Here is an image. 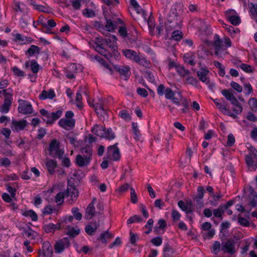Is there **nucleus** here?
<instances>
[{
	"instance_id": "bf43d9fd",
	"label": "nucleus",
	"mask_w": 257,
	"mask_h": 257,
	"mask_svg": "<svg viewBox=\"0 0 257 257\" xmlns=\"http://www.w3.org/2000/svg\"><path fill=\"white\" fill-rule=\"evenodd\" d=\"M194 201L195 202V205L197 208H200L203 206V198H199L195 196L193 198Z\"/></svg>"
},
{
	"instance_id": "4be33fe9",
	"label": "nucleus",
	"mask_w": 257,
	"mask_h": 257,
	"mask_svg": "<svg viewBox=\"0 0 257 257\" xmlns=\"http://www.w3.org/2000/svg\"><path fill=\"white\" fill-rule=\"evenodd\" d=\"M123 55L128 59L136 62L139 59V55L136 52L131 49H125L122 51Z\"/></svg>"
},
{
	"instance_id": "052dcab7",
	"label": "nucleus",
	"mask_w": 257,
	"mask_h": 257,
	"mask_svg": "<svg viewBox=\"0 0 257 257\" xmlns=\"http://www.w3.org/2000/svg\"><path fill=\"white\" fill-rule=\"evenodd\" d=\"M171 216L173 219V221L176 222L180 220L181 214L177 210H173L172 211Z\"/></svg>"
},
{
	"instance_id": "f3484780",
	"label": "nucleus",
	"mask_w": 257,
	"mask_h": 257,
	"mask_svg": "<svg viewBox=\"0 0 257 257\" xmlns=\"http://www.w3.org/2000/svg\"><path fill=\"white\" fill-rule=\"evenodd\" d=\"M65 197L70 196V199L74 201L78 197V191L74 186H70L65 192Z\"/></svg>"
},
{
	"instance_id": "393cba45",
	"label": "nucleus",
	"mask_w": 257,
	"mask_h": 257,
	"mask_svg": "<svg viewBox=\"0 0 257 257\" xmlns=\"http://www.w3.org/2000/svg\"><path fill=\"white\" fill-rule=\"evenodd\" d=\"M46 166L50 174L53 175L55 170L57 167V162L54 160L49 159L46 162Z\"/></svg>"
},
{
	"instance_id": "de8ad7c7",
	"label": "nucleus",
	"mask_w": 257,
	"mask_h": 257,
	"mask_svg": "<svg viewBox=\"0 0 257 257\" xmlns=\"http://www.w3.org/2000/svg\"><path fill=\"white\" fill-rule=\"evenodd\" d=\"M222 196L219 193L218 194L215 195L213 194L211 197L212 198V200L210 201V203L212 205L217 206L218 204V201Z\"/></svg>"
},
{
	"instance_id": "13d9d810",
	"label": "nucleus",
	"mask_w": 257,
	"mask_h": 257,
	"mask_svg": "<svg viewBox=\"0 0 257 257\" xmlns=\"http://www.w3.org/2000/svg\"><path fill=\"white\" fill-rule=\"evenodd\" d=\"M145 77L147 80L151 82H153L155 80L154 76L152 72L150 71H146L144 72Z\"/></svg>"
},
{
	"instance_id": "774afa93",
	"label": "nucleus",
	"mask_w": 257,
	"mask_h": 257,
	"mask_svg": "<svg viewBox=\"0 0 257 257\" xmlns=\"http://www.w3.org/2000/svg\"><path fill=\"white\" fill-rule=\"evenodd\" d=\"M64 197H65V192H59L55 197V202L58 204L64 201Z\"/></svg>"
},
{
	"instance_id": "20e7f679",
	"label": "nucleus",
	"mask_w": 257,
	"mask_h": 257,
	"mask_svg": "<svg viewBox=\"0 0 257 257\" xmlns=\"http://www.w3.org/2000/svg\"><path fill=\"white\" fill-rule=\"evenodd\" d=\"M19 106L18 111L23 114H30L32 113L33 109L31 103L28 101L19 99L18 100Z\"/></svg>"
},
{
	"instance_id": "a18cd8bd",
	"label": "nucleus",
	"mask_w": 257,
	"mask_h": 257,
	"mask_svg": "<svg viewBox=\"0 0 257 257\" xmlns=\"http://www.w3.org/2000/svg\"><path fill=\"white\" fill-rule=\"evenodd\" d=\"M221 245L219 241H215L212 244L211 252L214 254H217L220 251Z\"/></svg>"
},
{
	"instance_id": "3c124183",
	"label": "nucleus",
	"mask_w": 257,
	"mask_h": 257,
	"mask_svg": "<svg viewBox=\"0 0 257 257\" xmlns=\"http://www.w3.org/2000/svg\"><path fill=\"white\" fill-rule=\"evenodd\" d=\"M147 23L150 32H152L155 29V20L154 17L150 16L147 20Z\"/></svg>"
},
{
	"instance_id": "c85d7f7f",
	"label": "nucleus",
	"mask_w": 257,
	"mask_h": 257,
	"mask_svg": "<svg viewBox=\"0 0 257 257\" xmlns=\"http://www.w3.org/2000/svg\"><path fill=\"white\" fill-rule=\"evenodd\" d=\"M216 107L224 114H227V110L226 108V104L225 101L222 99L223 102H220L219 100L217 98L213 100Z\"/></svg>"
},
{
	"instance_id": "ddd939ff",
	"label": "nucleus",
	"mask_w": 257,
	"mask_h": 257,
	"mask_svg": "<svg viewBox=\"0 0 257 257\" xmlns=\"http://www.w3.org/2000/svg\"><path fill=\"white\" fill-rule=\"evenodd\" d=\"M117 145L118 144L116 143L112 146H110L107 149V153L108 155H112L114 161H117L119 160L120 157L119 150L117 146Z\"/></svg>"
},
{
	"instance_id": "680f3d73",
	"label": "nucleus",
	"mask_w": 257,
	"mask_h": 257,
	"mask_svg": "<svg viewBox=\"0 0 257 257\" xmlns=\"http://www.w3.org/2000/svg\"><path fill=\"white\" fill-rule=\"evenodd\" d=\"M118 33L122 38H126L128 37L129 34L127 33L126 28L124 26L120 27L119 28Z\"/></svg>"
},
{
	"instance_id": "423d86ee",
	"label": "nucleus",
	"mask_w": 257,
	"mask_h": 257,
	"mask_svg": "<svg viewBox=\"0 0 257 257\" xmlns=\"http://www.w3.org/2000/svg\"><path fill=\"white\" fill-rule=\"evenodd\" d=\"M70 245L69 239L68 237H64L59 240L56 242L54 246L55 252L58 253L62 252L65 248H68Z\"/></svg>"
},
{
	"instance_id": "338daca9",
	"label": "nucleus",
	"mask_w": 257,
	"mask_h": 257,
	"mask_svg": "<svg viewBox=\"0 0 257 257\" xmlns=\"http://www.w3.org/2000/svg\"><path fill=\"white\" fill-rule=\"evenodd\" d=\"M151 242L156 246H160L162 244L163 240L162 238L160 236H157L152 238Z\"/></svg>"
},
{
	"instance_id": "49530a36",
	"label": "nucleus",
	"mask_w": 257,
	"mask_h": 257,
	"mask_svg": "<svg viewBox=\"0 0 257 257\" xmlns=\"http://www.w3.org/2000/svg\"><path fill=\"white\" fill-rule=\"evenodd\" d=\"M178 206L184 211L186 212L187 214H189L193 212V210L188 209L186 206V204L182 200H180L178 202Z\"/></svg>"
},
{
	"instance_id": "c9c22d12",
	"label": "nucleus",
	"mask_w": 257,
	"mask_h": 257,
	"mask_svg": "<svg viewBox=\"0 0 257 257\" xmlns=\"http://www.w3.org/2000/svg\"><path fill=\"white\" fill-rule=\"evenodd\" d=\"M112 237L113 236H112L111 234L107 230L103 233H101L99 237L97 238V240H100L102 243H106L107 242L106 239L112 238Z\"/></svg>"
},
{
	"instance_id": "a878e982",
	"label": "nucleus",
	"mask_w": 257,
	"mask_h": 257,
	"mask_svg": "<svg viewBox=\"0 0 257 257\" xmlns=\"http://www.w3.org/2000/svg\"><path fill=\"white\" fill-rule=\"evenodd\" d=\"M14 40L16 42L20 43L21 44L29 43L32 41V39L30 37H25L20 34L15 35Z\"/></svg>"
},
{
	"instance_id": "5701e85b",
	"label": "nucleus",
	"mask_w": 257,
	"mask_h": 257,
	"mask_svg": "<svg viewBox=\"0 0 257 257\" xmlns=\"http://www.w3.org/2000/svg\"><path fill=\"white\" fill-rule=\"evenodd\" d=\"M60 228V223H57L56 224H54L53 223H47L43 225V228L47 233L54 232L56 230L59 229Z\"/></svg>"
},
{
	"instance_id": "603ef678",
	"label": "nucleus",
	"mask_w": 257,
	"mask_h": 257,
	"mask_svg": "<svg viewBox=\"0 0 257 257\" xmlns=\"http://www.w3.org/2000/svg\"><path fill=\"white\" fill-rule=\"evenodd\" d=\"M154 224V220L152 218L149 219L145 227L147 228L148 230L145 232L146 234H149L152 230V227Z\"/></svg>"
},
{
	"instance_id": "6e6552de",
	"label": "nucleus",
	"mask_w": 257,
	"mask_h": 257,
	"mask_svg": "<svg viewBox=\"0 0 257 257\" xmlns=\"http://www.w3.org/2000/svg\"><path fill=\"white\" fill-rule=\"evenodd\" d=\"M235 241L232 238H229L226 242L223 243L221 246V250L224 253H228L231 255L233 254L235 252Z\"/></svg>"
},
{
	"instance_id": "0eeeda50",
	"label": "nucleus",
	"mask_w": 257,
	"mask_h": 257,
	"mask_svg": "<svg viewBox=\"0 0 257 257\" xmlns=\"http://www.w3.org/2000/svg\"><path fill=\"white\" fill-rule=\"evenodd\" d=\"M113 68L119 73L121 79L124 80H127L129 79L131 73L129 66L114 65Z\"/></svg>"
},
{
	"instance_id": "f03ea898",
	"label": "nucleus",
	"mask_w": 257,
	"mask_h": 257,
	"mask_svg": "<svg viewBox=\"0 0 257 257\" xmlns=\"http://www.w3.org/2000/svg\"><path fill=\"white\" fill-rule=\"evenodd\" d=\"M5 100L4 103L0 106V111L2 113H7L10 110L13 100V90L11 88L3 89Z\"/></svg>"
},
{
	"instance_id": "8fccbe9b",
	"label": "nucleus",
	"mask_w": 257,
	"mask_h": 257,
	"mask_svg": "<svg viewBox=\"0 0 257 257\" xmlns=\"http://www.w3.org/2000/svg\"><path fill=\"white\" fill-rule=\"evenodd\" d=\"M78 208L77 207H73L71 210V212L73 214L74 217L77 220H80L82 219V214L79 212Z\"/></svg>"
},
{
	"instance_id": "c03bdc74",
	"label": "nucleus",
	"mask_w": 257,
	"mask_h": 257,
	"mask_svg": "<svg viewBox=\"0 0 257 257\" xmlns=\"http://www.w3.org/2000/svg\"><path fill=\"white\" fill-rule=\"evenodd\" d=\"M143 219L139 215H135L129 218L127 220V224H132L135 222H141Z\"/></svg>"
},
{
	"instance_id": "5fc2aeb1",
	"label": "nucleus",
	"mask_w": 257,
	"mask_h": 257,
	"mask_svg": "<svg viewBox=\"0 0 257 257\" xmlns=\"http://www.w3.org/2000/svg\"><path fill=\"white\" fill-rule=\"evenodd\" d=\"M81 152L82 153H85L86 154L85 156L90 157L91 158L92 149L91 146L90 145H87L85 148H82L81 150Z\"/></svg>"
},
{
	"instance_id": "72a5a7b5",
	"label": "nucleus",
	"mask_w": 257,
	"mask_h": 257,
	"mask_svg": "<svg viewBox=\"0 0 257 257\" xmlns=\"http://www.w3.org/2000/svg\"><path fill=\"white\" fill-rule=\"evenodd\" d=\"M105 25L106 29L108 32H113L115 31L117 23L116 22H113L110 19H106Z\"/></svg>"
},
{
	"instance_id": "79ce46f5",
	"label": "nucleus",
	"mask_w": 257,
	"mask_h": 257,
	"mask_svg": "<svg viewBox=\"0 0 257 257\" xmlns=\"http://www.w3.org/2000/svg\"><path fill=\"white\" fill-rule=\"evenodd\" d=\"M40 48L36 45H31L30 48H29L27 52L29 54L30 56H32L35 55L36 53H39Z\"/></svg>"
},
{
	"instance_id": "9b49d317",
	"label": "nucleus",
	"mask_w": 257,
	"mask_h": 257,
	"mask_svg": "<svg viewBox=\"0 0 257 257\" xmlns=\"http://www.w3.org/2000/svg\"><path fill=\"white\" fill-rule=\"evenodd\" d=\"M214 43L213 46L215 49V55L221 57V51L222 50V40L218 34H215L213 38Z\"/></svg>"
},
{
	"instance_id": "0e129e2a",
	"label": "nucleus",
	"mask_w": 257,
	"mask_h": 257,
	"mask_svg": "<svg viewBox=\"0 0 257 257\" xmlns=\"http://www.w3.org/2000/svg\"><path fill=\"white\" fill-rule=\"evenodd\" d=\"M131 200L133 203H136L138 202V197L135 189L131 187Z\"/></svg>"
},
{
	"instance_id": "412c9836",
	"label": "nucleus",
	"mask_w": 257,
	"mask_h": 257,
	"mask_svg": "<svg viewBox=\"0 0 257 257\" xmlns=\"http://www.w3.org/2000/svg\"><path fill=\"white\" fill-rule=\"evenodd\" d=\"M40 112L42 115L46 117V118L44 119V120L46 121L47 124H52L55 122L53 116L51 114L52 112L45 109H41L40 110Z\"/></svg>"
},
{
	"instance_id": "b1692460",
	"label": "nucleus",
	"mask_w": 257,
	"mask_h": 257,
	"mask_svg": "<svg viewBox=\"0 0 257 257\" xmlns=\"http://www.w3.org/2000/svg\"><path fill=\"white\" fill-rule=\"evenodd\" d=\"M208 73L209 71L204 69H202L201 71H198L197 72V76L199 80L206 84H208L209 82V80L207 77Z\"/></svg>"
},
{
	"instance_id": "37998d69",
	"label": "nucleus",
	"mask_w": 257,
	"mask_h": 257,
	"mask_svg": "<svg viewBox=\"0 0 257 257\" xmlns=\"http://www.w3.org/2000/svg\"><path fill=\"white\" fill-rule=\"evenodd\" d=\"M225 209L223 207L220 205L217 209H214L213 210V213L215 217L220 218L222 217V215L224 213Z\"/></svg>"
},
{
	"instance_id": "e433bc0d",
	"label": "nucleus",
	"mask_w": 257,
	"mask_h": 257,
	"mask_svg": "<svg viewBox=\"0 0 257 257\" xmlns=\"http://www.w3.org/2000/svg\"><path fill=\"white\" fill-rule=\"evenodd\" d=\"M232 92L233 90L231 89H224L221 91V94L227 100L230 101L232 99V97H235Z\"/></svg>"
},
{
	"instance_id": "7ed1b4c3",
	"label": "nucleus",
	"mask_w": 257,
	"mask_h": 257,
	"mask_svg": "<svg viewBox=\"0 0 257 257\" xmlns=\"http://www.w3.org/2000/svg\"><path fill=\"white\" fill-rule=\"evenodd\" d=\"M60 144L56 140H53L49 145V155L52 157H58L61 159L64 155V152L59 149Z\"/></svg>"
},
{
	"instance_id": "4d7b16f0",
	"label": "nucleus",
	"mask_w": 257,
	"mask_h": 257,
	"mask_svg": "<svg viewBox=\"0 0 257 257\" xmlns=\"http://www.w3.org/2000/svg\"><path fill=\"white\" fill-rule=\"evenodd\" d=\"M182 37V32L179 30L174 31L172 33V39L175 41L180 40Z\"/></svg>"
},
{
	"instance_id": "f257e3e1",
	"label": "nucleus",
	"mask_w": 257,
	"mask_h": 257,
	"mask_svg": "<svg viewBox=\"0 0 257 257\" xmlns=\"http://www.w3.org/2000/svg\"><path fill=\"white\" fill-rule=\"evenodd\" d=\"M157 93L159 96L165 95V98L171 100L172 102L177 105H180L181 98L175 97V93L170 88H166L164 84H160L157 88Z\"/></svg>"
},
{
	"instance_id": "6e6d98bb",
	"label": "nucleus",
	"mask_w": 257,
	"mask_h": 257,
	"mask_svg": "<svg viewBox=\"0 0 257 257\" xmlns=\"http://www.w3.org/2000/svg\"><path fill=\"white\" fill-rule=\"evenodd\" d=\"M119 116L126 120H131V116L126 110H121L119 112Z\"/></svg>"
},
{
	"instance_id": "dca6fc26",
	"label": "nucleus",
	"mask_w": 257,
	"mask_h": 257,
	"mask_svg": "<svg viewBox=\"0 0 257 257\" xmlns=\"http://www.w3.org/2000/svg\"><path fill=\"white\" fill-rule=\"evenodd\" d=\"M27 125V121L22 119L19 121L13 120L12 121V126L13 130L19 132L23 130Z\"/></svg>"
},
{
	"instance_id": "9d476101",
	"label": "nucleus",
	"mask_w": 257,
	"mask_h": 257,
	"mask_svg": "<svg viewBox=\"0 0 257 257\" xmlns=\"http://www.w3.org/2000/svg\"><path fill=\"white\" fill-rule=\"evenodd\" d=\"M105 99L102 98H99L96 102L95 101L94 104H92V107L95 109V112L98 114L104 116L106 114V109L104 107Z\"/></svg>"
},
{
	"instance_id": "4468645a",
	"label": "nucleus",
	"mask_w": 257,
	"mask_h": 257,
	"mask_svg": "<svg viewBox=\"0 0 257 257\" xmlns=\"http://www.w3.org/2000/svg\"><path fill=\"white\" fill-rule=\"evenodd\" d=\"M230 102L231 104L235 107L233 109V111L234 113L231 114L227 113V114L233 117H235L236 114H240L242 111L243 108L235 97H232V99Z\"/></svg>"
},
{
	"instance_id": "6ab92c4d",
	"label": "nucleus",
	"mask_w": 257,
	"mask_h": 257,
	"mask_svg": "<svg viewBox=\"0 0 257 257\" xmlns=\"http://www.w3.org/2000/svg\"><path fill=\"white\" fill-rule=\"evenodd\" d=\"M96 198H94L92 200V201L89 203L87 206L86 210V215L85 216L86 219H90L94 216V213L95 212L94 203L95 201H96Z\"/></svg>"
},
{
	"instance_id": "2f4dec72",
	"label": "nucleus",
	"mask_w": 257,
	"mask_h": 257,
	"mask_svg": "<svg viewBox=\"0 0 257 257\" xmlns=\"http://www.w3.org/2000/svg\"><path fill=\"white\" fill-rule=\"evenodd\" d=\"M36 232L30 227L24 228L22 232V235L28 238L35 239Z\"/></svg>"
},
{
	"instance_id": "1a4fd4ad",
	"label": "nucleus",
	"mask_w": 257,
	"mask_h": 257,
	"mask_svg": "<svg viewBox=\"0 0 257 257\" xmlns=\"http://www.w3.org/2000/svg\"><path fill=\"white\" fill-rule=\"evenodd\" d=\"M105 44H106L113 51L115 57H118L119 54L116 51L117 47L116 46L117 39L115 36L112 35L111 37L104 39Z\"/></svg>"
},
{
	"instance_id": "aec40b11",
	"label": "nucleus",
	"mask_w": 257,
	"mask_h": 257,
	"mask_svg": "<svg viewBox=\"0 0 257 257\" xmlns=\"http://www.w3.org/2000/svg\"><path fill=\"white\" fill-rule=\"evenodd\" d=\"M91 159L90 157L85 156L83 158L82 156L78 155L76 156V163L78 166L82 167L87 166Z\"/></svg>"
},
{
	"instance_id": "39448f33",
	"label": "nucleus",
	"mask_w": 257,
	"mask_h": 257,
	"mask_svg": "<svg viewBox=\"0 0 257 257\" xmlns=\"http://www.w3.org/2000/svg\"><path fill=\"white\" fill-rule=\"evenodd\" d=\"M245 162L249 167H254V170L257 169V150L254 148L250 150L249 153L245 156Z\"/></svg>"
},
{
	"instance_id": "e2e57ef3",
	"label": "nucleus",
	"mask_w": 257,
	"mask_h": 257,
	"mask_svg": "<svg viewBox=\"0 0 257 257\" xmlns=\"http://www.w3.org/2000/svg\"><path fill=\"white\" fill-rule=\"evenodd\" d=\"M36 10L46 13H50L51 12V9L46 6L38 5Z\"/></svg>"
},
{
	"instance_id": "473e14b6",
	"label": "nucleus",
	"mask_w": 257,
	"mask_h": 257,
	"mask_svg": "<svg viewBox=\"0 0 257 257\" xmlns=\"http://www.w3.org/2000/svg\"><path fill=\"white\" fill-rule=\"evenodd\" d=\"M104 127L102 125L95 124L91 129V132L95 135L99 137H102L104 134Z\"/></svg>"
},
{
	"instance_id": "7c9ffc66",
	"label": "nucleus",
	"mask_w": 257,
	"mask_h": 257,
	"mask_svg": "<svg viewBox=\"0 0 257 257\" xmlns=\"http://www.w3.org/2000/svg\"><path fill=\"white\" fill-rule=\"evenodd\" d=\"M133 133L134 135V138L137 141H141L142 139L141 134H140V131L138 127L137 123L133 122L132 123Z\"/></svg>"
},
{
	"instance_id": "ea45409f",
	"label": "nucleus",
	"mask_w": 257,
	"mask_h": 257,
	"mask_svg": "<svg viewBox=\"0 0 257 257\" xmlns=\"http://www.w3.org/2000/svg\"><path fill=\"white\" fill-rule=\"evenodd\" d=\"M136 63H139L140 65L145 67L146 68H149L150 67V62L149 60H148L146 58L144 57L139 56V59L136 62Z\"/></svg>"
},
{
	"instance_id": "2eb2a0df",
	"label": "nucleus",
	"mask_w": 257,
	"mask_h": 257,
	"mask_svg": "<svg viewBox=\"0 0 257 257\" xmlns=\"http://www.w3.org/2000/svg\"><path fill=\"white\" fill-rule=\"evenodd\" d=\"M58 123L64 129L69 130L74 126L75 120L74 119L62 118L59 121Z\"/></svg>"
},
{
	"instance_id": "4c0bfd02",
	"label": "nucleus",
	"mask_w": 257,
	"mask_h": 257,
	"mask_svg": "<svg viewBox=\"0 0 257 257\" xmlns=\"http://www.w3.org/2000/svg\"><path fill=\"white\" fill-rule=\"evenodd\" d=\"M195 57V55L188 53L184 55V60L185 63H188L191 65L194 66L196 64L194 62Z\"/></svg>"
},
{
	"instance_id": "69168bd1",
	"label": "nucleus",
	"mask_w": 257,
	"mask_h": 257,
	"mask_svg": "<svg viewBox=\"0 0 257 257\" xmlns=\"http://www.w3.org/2000/svg\"><path fill=\"white\" fill-rule=\"evenodd\" d=\"M83 15L87 18H91L95 16L94 12L93 10L89 9H85L83 10Z\"/></svg>"
},
{
	"instance_id": "bb28decb",
	"label": "nucleus",
	"mask_w": 257,
	"mask_h": 257,
	"mask_svg": "<svg viewBox=\"0 0 257 257\" xmlns=\"http://www.w3.org/2000/svg\"><path fill=\"white\" fill-rule=\"evenodd\" d=\"M25 65L26 68L30 67L32 71L34 73H37V72L39 71L40 65L35 60L27 61L25 63Z\"/></svg>"
},
{
	"instance_id": "cd10ccee",
	"label": "nucleus",
	"mask_w": 257,
	"mask_h": 257,
	"mask_svg": "<svg viewBox=\"0 0 257 257\" xmlns=\"http://www.w3.org/2000/svg\"><path fill=\"white\" fill-rule=\"evenodd\" d=\"M55 96V94L53 90H50L48 91L44 90L42 91L39 97L41 100H44L47 98L52 99Z\"/></svg>"
},
{
	"instance_id": "09e8293b",
	"label": "nucleus",
	"mask_w": 257,
	"mask_h": 257,
	"mask_svg": "<svg viewBox=\"0 0 257 257\" xmlns=\"http://www.w3.org/2000/svg\"><path fill=\"white\" fill-rule=\"evenodd\" d=\"M248 105L252 111L257 110V99L255 98H250L248 100Z\"/></svg>"
},
{
	"instance_id": "f8f14e48",
	"label": "nucleus",
	"mask_w": 257,
	"mask_h": 257,
	"mask_svg": "<svg viewBox=\"0 0 257 257\" xmlns=\"http://www.w3.org/2000/svg\"><path fill=\"white\" fill-rule=\"evenodd\" d=\"M43 250L39 251V257H51L53 254V248L49 242H45L43 244Z\"/></svg>"
},
{
	"instance_id": "a19ab883",
	"label": "nucleus",
	"mask_w": 257,
	"mask_h": 257,
	"mask_svg": "<svg viewBox=\"0 0 257 257\" xmlns=\"http://www.w3.org/2000/svg\"><path fill=\"white\" fill-rule=\"evenodd\" d=\"M248 8L251 16L254 18H257V4L251 3L248 4Z\"/></svg>"
},
{
	"instance_id": "864d4df0",
	"label": "nucleus",
	"mask_w": 257,
	"mask_h": 257,
	"mask_svg": "<svg viewBox=\"0 0 257 257\" xmlns=\"http://www.w3.org/2000/svg\"><path fill=\"white\" fill-rule=\"evenodd\" d=\"M85 232L89 235H94L96 232V229L90 224L87 225L85 228Z\"/></svg>"
},
{
	"instance_id": "a211bd4d",
	"label": "nucleus",
	"mask_w": 257,
	"mask_h": 257,
	"mask_svg": "<svg viewBox=\"0 0 257 257\" xmlns=\"http://www.w3.org/2000/svg\"><path fill=\"white\" fill-rule=\"evenodd\" d=\"M234 13L235 11L233 10H230L229 11H227L226 16L228 20L231 24H232L234 26H237L240 23L241 21L239 17L235 15H231L232 13L233 14Z\"/></svg>"
},
{
	"instance_id": "c756f323",
	"label": "nucleus",
	"mask_w": 257,
	"mask_h": 257,
	"mask_svg": "<svg viewBox=\"0 0 257 257\" xmlns=\"http://www.w3.org/2000/svg\"><path fill=\"white\" fill-rule=\"evenodd\" d=\"M166 227V221L163 219H160L158 220L157 225L154 227V231L156 232V234H159L160 229L163 230L164 231Z\"/></svg>"
},
{
	"instance_id": "f704fd0d",
	"label": "nucleus",
	"mask_w": 257,
	"mask_h": 257,
	"mask_svg": "<svg viewBox=\"0 0 257 257\" xmlns=\"http://www.w3.org/2000/svg\"><path fill=\"white\" fill-rule=\"evenodd\" d=\"M101 137L104 138L108 140H111L115 138V136L111 128L107 129L104 128V134Z\"/></svg>"
},
{
	"instance_id": "58836bf2",
	"label": "nucleus",
	"mask_w": 257,
	"mask_h": 257,
	"mask_svg": "<svg viewBox=\"0 0 257 257\" xmlns=\"http://www.w3.org/2000/svg\"><path fill=\"white\" fill-rule=\"evenodd\" d=\"M25 217H30L32 221H36L38 220V216L36 212L33 210L26 211L23 213Z\"/></svg>"
}]
</instances>
